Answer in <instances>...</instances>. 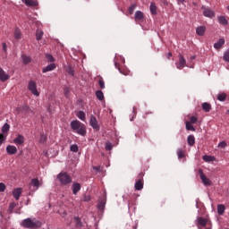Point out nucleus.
<instances>
[{
	"label": "nucleus",
	"mask_w": 229,
	"mask_h": 229,
	"mask_svg": "<svg viewBox=\"0 0 229 229\" xmlns=\"http://www.w3.org/2000/svg\"><path fill=\"white\" fill-rule=\"evenodd\" d=\"M9 131H10V124L4 123V126L2 127V132L8 133Z\"/></svg>",
	"instance_id": "38"
},
{
	"label": "nucleus",
	"mask_w": 229,
	"mask_h": 229,
	"mask_svg": "<svg viewBox=\"0 0 229 229\" xmlns=\"http://www.w3.org/2000/svg\"><path fill=\"white\" fill-rule=\"evenodd\" d=\"M208 223V219L204 217H199L197 218V226H207V224Z\"/></svg>",
	"instance_id": "11"
},
{
	"label": "nucleus",
	"mask_w": 229,
	"mask_h": 229,
	"mask_svg": "<svg viewBox=\"0 0 229 229\" xmlns=\"http://www.w3.org/2000/svg\"><path fill=\"white\" fill-rule=\"evenodd\" d=\"M96 96L98 101H103L105 99V95L103 94V91L98 90L96 91Z\"/></svg>",
	"instance_id": "30"
},
{
	"label": "nucleus",
	"mask_w": 229,
	"mask_h": 229,
	"mask_svg": "<svg viewBox=\"0 0 229 229\" xmlns=\"http://www.w3.org/2000/svg\"><path fill=\"white\" fill-rule=\"evenodd\" d=\"M28 89L31 91L33 96H40V93H38V90L37 89V82L34 81H30L28 84Z\"/></svg>",
	"instance_id": "5"
},
{
	"label": "nucleus",
	"mask_w": 229,
	"mask_h": 229,
	"mask_svg": "<svg viewBox=\"0 0 229 229\" xmlns=\"http://www.w3.org/2000/svg\"><path fill=\"white\" fill-rule=\"evenodd\" d=\"M190 123H191V124H196V123H198V118H197L196 116H191V117L190 118Z\"/></svg>",
	"instance_id": "44"
},
{
	"label": "nucleus",
	"mask_w": 229,
	"mask_h": 229,
	"mask_svg": "<svg viewBox=\"0 0 229 229\" xmlns=\"http://www.w3.org/2000/svg\"><path fill=\"white\" fill-rule=\"evenodd\" d=\"M74 221L76 228H81L83 226V223H81V219H80V217L75 216Z\"/></svg>",
	"instance_id": "31"
},
{
	"label": "nucleus",
	"mask_w": 229,
	"mask_h": 229,
	"mask_svg": "<svg viewBox=\"0 0 229 229\" xmlns=\"http://www.w3.org/2000/svg\"><path fill=\"white\" fill-rule=\"evenodd\" d=\"M30 187H33L32 191H37L40 187V182L38 179L34 178L30 181Z\"/></svg>",
	"instance_id": "12"
},
{
	"label": "nucleus",
	"mask_w": 229,
	"mask_h": 229,
	"mask_svg": "<svg viewBox=\"0 0 229 229\" xmlns=\"http://www.w3.org/2000/svg\"><path fill=\"white\" fill-rule=\"evenodd\" d=\"M56 69V64H50L49 65L46 66L43 68L42 72H49V71H55Z\"/></svg>",
	"instance_id": "20"
},
{
	"label": "nucleus",
	"mask_w": 229,
	"mask_h": 229,
	"mask_svg": "<svg viewBox=\"0 0 229 229\" xmlns=\"http://www.w3.org/2000/svg\"><path fill=\"white\" fill-rule=\"evenodd\" d=\"M70 126L75 133H78V135H81V137L87 135V127L81 122L73 120L71 122Z\"/></svg>",
	"instance_id": "1"
},
{
	"label": "nucleus",
	"mask_w": 229,
	"mask_h": 229,
	"mask_svg": "<svg viewBox=\"0 0 229 229\" xmlns=\"http://www.w3.org/2000/svg\"><path fill=\"white\" fill-rule=\"evenodd\" d=\"M93 169H95V171H99V166H94Z\"/></svg>",
	"instance_id": "55"
},
{
	"label": "nucleus",
	"mask_w": 229,
	"mask_h": 229,
	"mask_svg": "<svg viewBox=\"0 0 229 229\" xmlns=\"http://www.w3.org/2000/svg\"><path fill=\"white\" fill-rule=\"evenodd\" d=\"M98 85L100 87V89H105V81H103V78H101L99 81H98Z\"/></svg>",
	"instance_id": "45"
},
{
	"label": "nucleus",
	"mask_w": 229,
	"mask_h": 229,
	"mask_svg": "<svg viewBox=\"0 0 229 229\" xmlns=\"http://www.w3.org/2000/svg\"><path fill=\"white\" fill-rule=\"evenodd\" d=\"M142 19H144V13H142L141 11H137L135 13V21L139 22L142 21Z\"/></svg>",
	"instance_id": "21"
},
{
	"label": "nucleus",
	"mask_w": 229,
	"mask_h": 229,
	"mask_svg": "<svg viewBox=\"0 0 229 229\" xmlns=\"http://www.w3.org/2000/svg\"><path fill=\"white\" fill-rule=\"evenodd\" d=\"M42 37H44V31L38 30L36 32V39L42 40Z\"/></svg>",
	"instance_id": "34"
},
{
	"label": "nucleus",
	"mask_w": 229,
	"mask_h": 229,
	"mask_svg": "<svg viewBox=\"0 0 229 229\" xmlns=\"http://www.w3.org/2000/svg\"><path fill=\"white\" fill-rule=\"evenodd\" d=\"M112 148H113L112 143L108 142V143L106 144V149L107 151H112Z\"/></svg>",
	"instance_id": "49"
},
{
	"label": "nucleus",
	"mask_w": 229,
	"mask_h": 229,
	"mask_svg": "<svg viewBox=\"0 0 229 229\" xmlns=\"http://www.w3.org/2000/svg\"><path fill=\"white\" fill-rule=\"evenodd\" d=\"M205 31H207V27L205 26H199L196 29V33L199 37H203V35H205Z\"/></svg>",
	"instance_id": "19"
},
{
	"label": "nucleus",
	"mask_w": 229,
	"mask_h": 229,
	"mask_svg": "<svg viewBox=\"0 0 229 229\" xmlns=\"http://www.w3.org/2000/svg\"><path fill=\"white\" fill-rule=\"evenodd\" d=\"M66 72H68L70 76H74V68L72 66H68L66 69Z\"/></svg>",
	"instance_id": "40"
},
{
	"label": "nucleus",
	"mask_w": 229,
	"mask_h": 229,
	"mask_svg": "<svg viewBox=\"0 0 229 229\" xmlns=\"http://www.w3.org/2000/svg\"><path fill=\"white\" fill-rule=\"evenodd\" d=\"M76 116L78 117V119H80L81 121H85L86 119V114L85 112L83 111H79L76 114Z\"/></svg>",
	"instance_id": "32"
},
{
	"label": "nucleus",
	"mask_w": 229,
	"mask_h": 229,
	"mask_svg": "<svg viewBox=\"0 0 229 229\" xmlns=\"http://www.w3.org/2000/svg\"><path fill=\"white\" fill-rule=\"evenodd\" d=\"M226 98H228V95H226V93H219L217 95L218 101H226Z\"/></svg>",
	"instance_id": "33"
},
{
	"label": "nucleus",
	"mask_w": 229,
	"mask_h": 229,
	"mask_svg": "<svg viewBox=\"0 0 229 229\" xmlns=\"http://www.w3.org/2000/svg\"><path fill=\"white\" fill-rule=\"evenodd\" d=\"M226 146H228V144H226V141H221L218 144V148H222L223 149H225V148H226Z\"/></svg>",
	"instance_id": "47"
},
{
	"label": "nucleus",
	"mask_w": 229,
	"mask_h": 229,
	"mask_svg": "<svg viewBox=\"0 0 229 229\" xmlns=\"http://www.w3.org/2000/svg\"><path fill=\"white\" fill-rule=\"evenodd\" d=\"M2 49H3L4 53H6L7 49H8V46L6 45V43L2 44Z\"/></svg>",
	"instance_id": "50"
},
{
	"label": "nucleus",
	"mask_w": 229,
	"mask_h": 229,
	"mask_svg": "<svg viewBox=\"0 0 229 229\" xmlns=\"http://www.w3.org/2000/svg\"><path fill=\"white\" fill-rule=\"evenodd\" d=\"M106 205V199H101L98 201V209L100 210V212H103V210H105V206Z\"/></svg>",
	"instance_id": "18"
},
{
	"label": "nucleus",
	"mask_w": 229,
	"mask_h": 229,
	"mask_svg": "<svg viewBox=\"0 0 229 229\" xmlns=\"http://www.w3.org/2000/svg\"><path fill=\"white\" fill-rule=\"evenodd\" d=\"M89 124L93 128V130H96V131H99V123H98V119L94 115H90Z\"/></svg>",
	"instance_id": "7"
},
{
	"label": "nucleus",
	"mask_w": 229,
	"mask_h": 229,
	"mask_svg": "<svg viewBox=\"0 0 229 229\" xmlns=\"http://www.w3.org/2000/svg\"><path fill=\"white\" fill-rule=\"evenodd\" d=\"M225 46V38H220L216 43L214 44L215 49H221Z\"/></svg>",
	"instance_id": "23"
},
{
	"label": "nucleus",
	"mask_w": 229,
	"mask_h": 229,
	"mask_svg": "<svg viewBox=\"0 0 229 229\" xmlns=\"http://www.w3.org/2000/svg\"><path fill=\"white\" fill-rule=\"evenodd\" d=\"M114 67H115L116 69H118L119 72H121V68H119V64H117L116 62L114 63Z\"/></svg>",
	"instance_id": "51"
},
{
	"label": "nucleus",
	"mask_w": 229,
	"mask_h": 229,
	"mask_svg": "<svg viewBox=\"0 0 229 229\" xmlns=\"http://www.w3.org/2000/svg\"><path fill=\"white\" fill-rule=\"evenodd\" d=\"M72 194H78V192L81 191V184H80L79 182H75L72 184Z\"/></svg>",
	"instance_id": "17"
},
{
	"label": "nucleus",
	"mask_w": 229,
	"mask_h": 229,
	"mask_svg": "<svg viewBox=\"0 0 229 229\" xmlns=\"http://www.w3.org/2000/svg\"><path fill=\"white\" fill-rule=\"evenodd\" d=\"M185 0H177L178 4H183Z\"/></svg>",
	"instance_id": "53"
},
{
	"label": "nucleus",
	"mask_w": 229,
	"mask_h": 229,
	"mask_svg": "<svg viewBox=\"0 0 229 229\" xmlns=\"http://www.w3.org/2000/svg\"><path fill=\"white\" fill-rule=\"evenodd\" d=\"M133 113L137 114V107H135V106L133 107Z\"/></svg>",
	"instance_id": "56"
},
{
	"label": "nucleus",
	"mask_w": 229,
	"mask_h": 229,
	"mask_svg": "<svg viewBox=\"0 0 229 229\" xmlns=\"http://www.w3.org/2000/svg\"><path fill=\"white\" fill-rule=\"evenodd\" d=\"M21 60L24 65H28V64H31V57L26 55H21Z\"/></svg>",
	"instance_id": "24"
},
{
	"label": "nucleus",
	"mask_w": 229,
	"mask_h": 229,
	"mask_svg": "<svg viewBox=\"0 0 229 229\" xmlns=\"http://www.w3.org/2000/svg\"><path fill=\"white\" fill-rule=\"evenodd\" d=\"M202 10H203V15L205 17H209L210 19H212V17H214L216 15L214 11H212V9H210V8H207L205 6H202Z\"/></svg>",
	"instance_id": "8"
},
{
	"label": "nucleus",
	"mask_w": 229,
	"mask_h": 229,
	"mask_svg": "<svg viewBox=\"0 0 229 229\" xmlns=\"http://www.w3.org/2000/svg\"><path fill=\"white\" fill-rule=\"evenodd\" d=\"M7 80H10V75L6 74L4 70L0 67V81H7Z\"/></svg>",
	"instance_id": "10"
},
{
	"label": "nucleus",
	"mask_w": 229,
	"mask_h": 229,
	"mask_svg": "<svg viewBox=\"0 0 229 229\" xmlns=\"http://www.w3.org/2000/svg\"><path fill=\"white\" fill-rule=\"evenodd\" d=\"M177 69L182 71L183 67H187V61L185 60V57H183L181 54L179 55V60L178 63L175 64Z\"/></svg>",
	"instance_id": "6"
},
{
	"label": "nucleus",
	"mask_w": 229,
	"mask_h": 229,
	"mask_svg": "<svg viewBox=\"0 0 229 229\" xmlns=\"http://www.w3.org/2000/svg\"><path fill=\"white\" fill-rule=\"evenodd\" d=\"M21 194H22V189L21 188L14 189L13 191V196L16 201L19 200V198H21Z\"/></svg>",
	"instance_id": "14"
},
{
	"label": "nucleus",
	"mask_w": 229,
	"mask_h": 229,
	"mask_svg": "<svg viewBox=\"0 0 229 229\" xmlns=\"http://www.w3.org/2000/svg\"><path fill=\"white\" fill-rule=\"evenodd\" d=\"M191 60H196V56H195V55H192V56L191 57Z\"/></svg>",
	"instance_id": "57"
},
{
	"label": "nucleus",
	"mask_w": 229,
	"mask_h": 229,
	"mask_svg": "<svg viewBox=\"0 0 229 229\" xmlns=\"http://www.w3.org/2000/svg\"><path fill=\"white\" fill-rule=\"evenodd\" d=\"M199 174L200 176V180H201L203 185H205L206 187L212 185V181L210 179H208V177H207V175H205V174L203 173V170L199 169Z\"/></svg>",
	"instance_id": "4"
},
{
	"label": "nucleus",
	"mask_w": 229,
	"mask_h": 229,
	"mask_svg": "<svg viewBox=\"0 0 229 229\" xmlns=\"http://www.w3.org/2000/svg\"><path fill=\"white\" fill-rule=\"evenodd\" d=\"M70 149L73 153H78L80 148H79V147L76 144H73V145H71Z\"/></svg>",
	"instance_id": "42"
},
{
	"label": "nucleus",
	"mask_w": 229,
	"mask_h": 229,
	"mask_svg": "<svg viewBox=\"0 0 229 229\" xmlns=\"http://www.w3.org/2000/svg\"><path fill=\"white\" fill-rule=\"evenodd\" d=\"M202 110H204V112H210V110H212V106L209 103H203L202 104Z\"/></svg>",
	"instance_id": "25"
},
{
	"label": "nucleus",
	"mask_w": 229,
	"mask_h": 229,
	"mask_svg": "<svg viewBox=\"0 0 229 229\" xmlns=\"http://www.w3.org/2000/svg\"><path fill=\"white\" fill-rule=\"evenodd\" d=\"M186 130L189 131H196V129L194 126H192V123L191 122H186Z\"/></svg>",
	"instance_id": "35"
},
{
	"label": "nucleus",
	"mask_w": 229,
	"mask_h": 229,
	"mask_svg": "<svg viewBox=\"0 0 229 229\" xmlns=\"http://www.w3.org/2000/svg\"><path fill=\"white\" fill-rule=\"evenodd\" d=\"M214 160H216V158L212 156H204L203 157L204 162H214Z\"/></svg>",
	"instance_id": "36"
},
{
	"label": "nucleus",
	"mask_w": 229,
	"mask_h": 229,
	"mask_svg": "<svg viewBox=\"0 0 229 229\" xmlns=\"http://www.w3.org/2000/svg\"><path fill=\"white\" fill-rule=\"evenodd\" d=\"M171 56H173V53L171 52L166 55L168 60L171 58Z\"/></svg>",
	"instance_id": "52"
},
{
	"label": "nucleus",
	"mask_w": 229,
	"mask_h": 229,
	"mask_svg": "<svg viewBox=\"0 0 229 229\" xmlns=\"http://www.w3.org/2000/svg\"><path fill=\"white\" fill-rule=\"evenodd\" d=\"M6 191V185L4 183L0 182V192H4Z\"/></svg>",
	"instance_id": "48"
},
{
	"label": "nucleus",
	"mask_w": 229,
	"mask_h": 229,
	"mask_svg": "<svg viewBox=\"0 0 229 229\" xmlns=\"http://www.w3.org/2000/svg\"><path fill=\"white\" fill-rule=\"evenodd\" d=\"M177 157L178 158H185V154L183 153V150L179 148L177 150Z\"/></svg>",
	"instance_id": "41"
},
{
	"label": "nucleus",
	"mask_w": 229,
	"mask_h": 229,
	"mask_svg": "<svg viewBox=\"0 0 229 229\" xmlns=\"http://www.w3.org/2000/svg\"><path fill=\"white\" fill-rule=\"evenodd\" d=\"M187 142L189 146H194V144H196V139L194 138V136L190 135L188 136Z\"/></svg>",
	"instance_id": "27"
},
{
	"label": "nucleus",
	"mask_w": 229,
	"mask_h": 229,
	"mask_svg": "<svg viewBox=\"0 0 229 229\" xmlns=\"http://www.w3.org/2000/svg\"><path fill=\"white\" fill-rule=\"evenodd\" d=\"M21 226L28 229L40 228V226H42V222L37 218H26L21 221Z\"/></svg>",
	"instance_id": "2"
},
{
	"label": "nucleus",
	"mask_w": 229,
	"mask_h": 229,
	"mask_svg": "<svg viewBox=\"0 0 229 229\" xmlns=\"http://www.w3.org/2000/svg\"><path fill=\"white\" fill-rule=\"evenodd\" d=\"M157 4H155V3H151L149 6V10L152 15H157Z\"/></svg>",
	"instance_id": "26"
},
{
	"label": "nucleus",
	"mask_w": 229,
	"mask_h": 229,
	"mask_svg": "<svg viewBox=\"0 0 229 229\" xmlns=\"http://www.w3.org/2000/svg\"><path fill=\"white\" fill-rule=\"evenodd\" d=\"M84 201H90V197H85Z\"/></svg>",
	"instance_id": "54"
},
{
	"label": "nucleus",
	"mask_w": 229,
	"mask_h": 229,
	"mask_svg": "<svg viewBox=\"0 0 229 229\" xmlns=\"http://www.w3.org/2000/svg\"><path fill=\"white\" fill-rule=\"evenodd\" d=\"M6 152L8 153V155H15V153H17V147L13 145L7 146Z\"/></svg>",
	"instance_id": "13"
},
{
	"label": "nucleus",
	"mask_w": 229,
	"mask_h": 229,
	"mask_svg": "<svg viewBox=\"0 0 229 229\" xmlns=\"http://www.w3.org/2000/svg\"><path fill=\"white\" fill-rule=\"evenodd\" d=\"M57 180H59L61 185H69L72 182L71 175L67 173H60L57 175Z\"/></svg>",
	"instance_id": "3"
},
{
	"label": "nucleus",
	"mask_w": 229,
	"mask_h": 229,
	"mask_svg": "<svg viewBox=\"0 0 229 229\" xmlns=\"http://www.w3.org/2000/svg\"><path fill=\"white\" fill-rule=\"evenodd\" d=\"M135 8H137V4H132L129 7L128 12H129L130 15H133V12H135Z\"/></svg>",
	"instance_id": "37"
},
{
	"label": "nucleus",
	"mask_w": 229,
	"mask_h": 229,
	"mask_svg": "<svg viewBox=\"0 0 229 229\" xmlns=\"http://www.w3.org/2000/svg\"><path fill=\"white\" fill-rule=\"evenodd\" d=\"M218 22L220 24H222L223 26H226V24H228V21L226 20V18L225 16H218Z\"/></svg>",
	"instance_id": "29"
},
{
	"label": "nucleus",
	"mask_w": 229,
	"mask_h": 229,
	"mask_svg": "<svg viewBox=\"0 0 229 229\" xmlns=\"http://www.w3.org/2000/svg\"><path fill=\"white\" fill-rule=\"evenodd\" d=\"M18 114H28L30 112V106H23L22 107H18L17 109Z\"/></svg>",
	"instance_id": "22"
},
{
	"label": "nucleus",
	"mask_w": 229,
	"mask_h": 229,
	"mask_svg": "<svg viewBox=\"0 0 229 229\" xmlns=\"http://www.w3.org/2000/svg\"><path fill=\"white\" fill-rule=\"evenodd\" d=\"M21 30L19 29H15V30H14V38L19 40L21 38Z\"/></svg>",
	"instance_id": "39"
},
{
	"label": "nucleus",
	"mask_w": 229,
	"mask_h": 229,
	"mask_svg": "<svg viewBox=\"0 0 229 229\" xmlns=\"http://www.w3.org/2000/svg\"><path fill=\"white\" fill-rule=\"evenodd\" d=\"M135 190L136 191H142V189H144V179H139L136 182H135Z\"/></svg>",
	"instance_id": "9"
},
{
	"label": "nucleus",
	"mask_w": 229,
	"mask_h": 229,
	"mask_svg": "<svg viewBox=\"0 0 229 229\" xmlns=\"http://www.w3.org/2000/svg\"><path fill=\"white\" fill-rule=\"evenodd\" d=\"M227 10H228V12H229V5L227 6Z\"/></svg>",
	"instance_id": "58"
},
{
	"label": "nucleus",
	"mask_w": 229,
	"mask_h": 229,
	"mask_svg": "<svg viewBox=\"0 0 229 229\" xmlns=\"http://www.w3.org/2000/svg\"><path fill=\"white\" fill-rule=\"evenodd\" d=\"M46 58H47V62H55V57H53V55H51L49 54L46 55Z\"/></svg>",
	"instance_id": "46"
},
{
	"label": "nucleus",
	"mask_w": 229,
	"mask_h": 229,
	"mask_svg": "<svg viewBox=\"0 0 229 229\" xmlns=\"http://www.w3.org/2000/svg\"><path fill=\"white\" fill-rule=\"evenodd\" d=\"M26 6H38V2L37 0H21Z\"/></svg>",
	"instance_id": "15"
},
{
	"label": "nucleus",
	"mask_w": 229,
	"mask_h": 229,
	"mask_svg": "<svg viewBox=\"0 0 229 229\" xmlns=\"http://www.w3.org/2000/svg\"><path fill=\"white\" fill-rule=\"evenodd\" d=\"M17 207V204L15 202H12L9 205V214H12L13 212V208Z\"/></svg>",
	"instance_id": "43"
},
{
	"label": "nucleus",
	"mask_w": 229,
	"mask_h": 229,
	"mask_svg": "<svg viewBox=\"0 0 229 229\" xmlns=\"http://www.w3.org/2000/svg\"><path fill=\"white\" fill-rule=\"evenodd\" d=\"M225 210H226V208L225 207V205L220 204L217 206V212L219 216H223V214H225Z\"/></svg>",
	"instance_id": "28"
},
{
	"label": "nucleus",
	"mask_w": 229,
	"mask_h": 229,
	"mask_svg": "<svg viewBox=\"0 0 229 229\" xmlns=\"http://www.w3.org/2000/svg\"><path fill=\"white\" fill-rule=\"evenodd\" d=\"M14 144H17V146H22L24 144V136L18 135L16 139L13 140Z\"/></svg>",
	"instance_id": "16"
}]
</instances>
